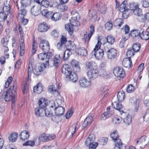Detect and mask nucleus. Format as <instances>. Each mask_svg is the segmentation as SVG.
Masks as SVG:
<instances>
[{"mask_svg": "<svg viewBox=\"0 0 149 149\" xmlns=\"http://www.w3.org/2000/svg\"><path fill=\"white\" fill-rule=\"evenodd\" d=\"M29 136V131L26 130L22 131L20 134L21 140L23 141H25V140L28 139Z\"/></svg>", "mask_w": 149, "mask_h": 149, "instance_id": "nucleus-27", "label": "nucleus"}, {"mask_svg": "<svg viewBox=\"0 0 149 149\" xmlns=\"http://www.w3.org/2000/svg\"><path fill=\"white\" fill-rule=\"evenodd\" d=\"M18 135L16 132H13L8 137V139L10 142H14L16 141Z\"/></svg>", "mask_w": 149, "mask_h": 149, "instance_id": "nucleus-42", "label": "nucleus"}, {"mask_svg": "<svg viewBox=\"0 0 149 149\" xmlns=\"http://www.w3.org/2000/svg\"><path fill=\"white\" fill-rule=\"evenodd\" d=\"M62 101L61 99H57L56 100V101H51L49 102V106L50 107L54 108L56 107H60Z\"/></svg>", "mask_w": 149, "mask_h": 149, "instance_id": "nucleus-23", "label": "nucleus"}, {"mask_svg": "<svg viewBox=\"0 0 149 149\" xmlns=\"http://www.w3.org/2000/svg\"><path fill=\"white\" fill-rule=\"evenodd\" d=\"M31 0H21V6L26 7L29 6L31 3Z\"/></svg>", "mask_w": 149, "mask_h": 149, "instance_id": "nucleus-55", "label": "nucleus"}, {"mask_svg": "<svg viewBox=\"0 0 149 149\" xmlns=\"http://www.w3.org/2000/svg\"><path fill=\"white\" fill-rule=\"evenodd\" d=\"M78 128V125L77 124H73L72 126L70 127L69 130V132L71 133L72 136L75 133L76 130Z\"/></svg>", "mask_w": 149, "mask_h": 149, "instance_id": "nucleus-53", "label": "nucleus"}, {"mask_svg": "<svg viewBox=\"0 0 149 149\" xmlns=\"http://www.w3.org/2000/svg\"><path fill=\"white\" fill-rule=\"evenodd\" d=\"M140 45L139 44H134L132 46V49L134 52H137L139 51L140 49Z\"/></svg>", "mask_w": 149, "mask_h": 149, "instance_id": "nucleus-59", "label": "nucleus"}, {"mask_svg": "<svg viewBox=\"0 0 149 149\" xmlns=\"http://www.w3.org/2000/svg\"><path fill=\"white\" fill-rule=\"evenodd\" d=\"M143 32V29H139L132 31L130 33V35L133 37H139L140 38V34Z\"/></svg>", "mask_w": 149, "mask_h": 149, "instance_id": "nucleus-25", "label": "nucleus"}, {"mask_svg": "<svg viewBox=\"0 0 149 149\" xmlns=\"http://www.w3.org/2000/svg\"><path fill=\"white\" fill-rule=\"evenodd\" d=\"M61 58L59 54L56 55L54 59V65L56 68L58 67L61 63Z\"/></svg>", "mask_w": 149, "mask_h": 149, "instance_id": "nucleus-35", "label": "nucleus"}, {"mask_svg": "<svg viewBox=\"0 0 149 149\" xmlns=\"http://www.w3.org/2000/svg\"><path fill=\"white\" fill-rule=\"evenodd\" d=\"M104 51L106 52L107 57L109 59H113L116 56L117 51L114 48H111L109 45H106L104 48Z\"/></svg>", "mask_w": 149, "mask_h": 149, "instance_id": "nucleus-5", "label": "nucleus"}, {"mask_svg": "<svg viewBox=\"0 0 149 149\" xmlns=\"http://www.w3.org/2000/svg\"><path fill=\"white\" fill-rule=\"evenodd\" d=\"M49 28L47 23L44 22L40 24L38 27V30L40 32H45L49 29Z\"/></svg>", "mask_w": 149, "mask_h": 149, "instance_id": "nucleus-26", "label": "nucleus"}, {"mask_svg": "<svg viewBox=\"0 0 149 149\" xmlns=\"http://www.w3.org/2000/svg\"><path fill=\"white\" fill-rule=\"evenodd\" d=\"M97 10L102 14H104L106 13L107 7L105 3L103 2H100L96 4Z\"/></svg>", "mask_w": 149, "mask_h": 149, "instance_id": "nucleus-14", "label": "nucleus"}, {"mask_svg": "<svg viewBox=\"0 0 149 149\" xmlns=\"http://www.w3.org/2000/svg\"><path fill=\"white\" fill-rule=\"evenodd\" d=\"M61 19L60 14L58 13H53L51 19L52 20L56 21Z\"/></svg>", "mask_w": 149, "mask_h": 149, "instance_id": "nucleus-54", "label": "nucleus"}, {"mask_svg": "<svg viewBox=\"0 0 149 149\" xmlns=\"http://www.w3.org/2000/svg\"><path fill=\"white\" fill-rule=\"evenodd\" d=\"M149 142V138L146 136H143L138 139L136 143L140 145V147H143L146 145Z\"/></svg>", "mask_w": 149, "mask_h": 149, "instance_id": "nucleus-10", "label": "nucleus"}, {"mask_svg": "<svg viewBox=\"0 0 149 149\" xmlns=\"http://www.w3.org/2000/svg\"><path fill=\"white\" fill-rule=\"evenodd\" d=\"M140 38L143 40H147L149 39V33L148 32H145L143 29V32L140 34Z\"/></svg>", "mask_w": 149, "mask_h": 149, "instance_id": "nucleus-44", "label": "nucleus"}, {"mask_svg": "<svg viewBox=\"0 0 149 149\" xmlns=\"http://www.w3.org/2000/svg\"><path fill=\"white\" fill-rule=\"evenodd\" d=\"M67 38L63 36H61L60 42L57 45V48L61 50H64L66 47V42H67Z\"/></svg>", "mask_w": 149, "mask_h": 149, "instance_id": "nucleus-9", "label": "nucleus"}, {"mask_svg": "<svg viewBox=\"0 0 149 149\" xmlns=\"http://www.w3.org/2000/svg\"><path fill=\"white\" fill-rule=\"evenodd\" d=\"M112 107L116 110L118 111L121 114H122V113L124 115L125 114V112H124L125 109L122 106L121 104L115 102L112 103Z\"/></svg>", "mask_w": 149, "mask_h": 149, "instance_id": "nucleus-16", "label": "nucleus"}, {"mask_svg": "<svg viewBox=\"0 0 149 149\" xmlns=\"http://www.w3.org/2000/svg\"><path fill=\"white\" fill-rule=\"evenodd\" d=\"M122 121V119L120 116H115L112 119L113 123L116 124H119Z\"/></svg>", "mask_w": 149, "mask_h": 149, "instance_id": "nucleus-49", "label": "nucleus"}, {"mask_svg": "<svg viewBox=\"0 0 149 149\" xmlns=\"http://www.w3.org/2000/svg\"><path fill=\"white\" fill-rule=\"evenodd\" d=\"M123 22L122 19L118 18L116 19L114 22V25L115 26L120 28L123 25Z\"/></svg>", "mask_w": 149, "mask_h": 149, "instance_id": "nucleus-50", "label": "nucleus"}, {"mask_svg": "<svg viewBox=\"0 0 149 149\" xmlns=\"http://www.w3.org/2000/svg\"><path fill=\"white\" fill-rule=\"evenodd\" d=\"M110 136L115 143L114 149H125V146L119 138L118 133L117 131L114 130L112 132Z\"/></svg>", "mask_w": 149, "mask_h": 149, "instance_id": "nucleus-3", "label": "nucleus"}, {"mask_svg": "<svg viewBox=\"0 0 149 149\" xmlns=\"http://www.w3.org/2000/svg\"><path fill=\"white\" fill-rule=\"evenodd\" d=\"M62 73L65 74V77L68 78L69 74L72 72L71 68H70L68 65H63L61 69Z\"/></svg>", "mask_w": 149, "mask_h": 149, "instance_id": "nucleus-21", "label": "nucleus"}, {"mask_svg": "<svg viewBox=\"0 0 149 149\" xmlns=\"http://www.w3.org/2000/svg\"><path fill=\"white\" fill-rule=\"evenodd\" d=\"M71 64L73 67L79 70L80 69L78 62L76 60H73L71 62Z\"/></svg>", "mask_w": 149, "mask_h": 149, "instance_id": "nucleus-56", "label": "nucleus"}, {"mask_svg": "<svg viewBox=\"0 0 149 149\" xmlns=\"http://www.w3.org/2000/svg\"><path fill=\"white\" fill-rule=\"evenodd\" d=\"M113 113V111L112 110H111L109 107H108L107 109V111L101 115V119L105 120L111 116Z\"/></svg>", "mask_w": 149, "mask_h": 149, "instance_id": "nucleus-15", "label": "nucleus"}, {"mask_svg": "<svg viewBox=\"0 0 149 149\" xmlns=\"http://www.w3.org/2000/svg\"><path fill=\"white\" fill-rule=\"evenodd\" d=\"M37 44L35 40H33L32 44V53L33 54H34L36 51Z\"/></svg>", "mask_w": 149, "mask_h": 149, "instance_id": "nucleus-61", "label": "nucleus"}, {"mask_svg": "<svg viewBox=\"0 0 149 149\" xmlns=\"http://www.w3.org/2000/svg\"><path fill=\"white\" fill-rule=\"evenodd\" d=\"M47 134H42L38 138L36 137V141L37 144L39 145L41 142L48 141Z\"/></svg>", "mask_w": 149, "mask_h": 149, "instance_id": "nucleus-20", "label": "nucleus"}, {"mask_svg": "<svg viewBox=\"0 0 149 149\" xmlns=\"http://www.w3.org/2000/svg\"><path fill=\"white\" fill-rule=\"evenodd\" d=\"M64 111L65 109L62 106L57 107L55 108L54 113L57 116H60L63 115Z\"/></svg>", "mask_w": 149, "mask_h": 149, "instance_id": "nucleus-30", "label": "nucleus"}, {"mask_svg": "<svg viewBox=\"0 0 149 149\" xmlns=\"http://www.w3.org/2000/svg\"><path fill=\"white\" fill-rule=\"evenodd\" d=\"M9 38L8 36H5L2 38L1 42L3 46L8 48L7 45L9 41Z\"/></svg>", "mask_w": 149, "mask_h": 149, "instance_id": "nucleus-51", "label": "nucleus"}, {"mask_svg": "<svg viewBox=\"0 0 149 149\" xmlns=\"http://www.w3.org/2000/svg\"><path fill=\"white\" fill-rule=\"evenodd\" d=\"M128 2L127 0L123 1L118 8L119 11L122 13L123 17L124 18H127L130 14V9L128 8Z\"/></svg>", "mask_w": 149, "mask_h": 149, "instance_id": "nucleus-4", "label": "nucleus"}, {"mask_svg": "<svg viewBox=\"0 0 149 149\" xmlns=\"http://www.w3.org/2000/svg\"><path fill=\"white\" fill-rule=\"evenodd\" d=\"M75 52L78 55L82 56H86L87 54L86 50L82 48L76 49Z\"/></svg>", "mask_w": 149, "mask_h": 149, "instance_id": "nucleus-41", "label": "nucleus"}, {"mask_svg": "<svg viewBox=\"0 0 149 149\" xmlns=\"http://www.w3.org/2000/svg\"><path fill=\"white\" fill-rule=\"evenodd\" d=\"M46 67L44 64H42L40 66H36L33 70V74L36 76L40 75Z\"/></svg>", "mask_w": 149, "mask_h": 149, "instance_id": "nucleus-17", "label": "nucleus"}, {"mask_svg": "<svg viewBox=\"0 0 149 149\" xmlns=\"http://www.w3.org/2000/svg\"><path fill=\"white\" fill-rule=\"evenodd\" d=\"M134 90V87L132 85H130L127 86L126 91L128 93H130L133 92Z\"/></svg>", "mask_w": 149, "mask_h": 149, "instance_id": "nucleus-63", "label": "nucleus"}, {"mask_svg": "<svg viewBox=\"0 0 149 149\" xmlns=\"http://www.w3.org/2000/svg\"><path fill=\"white\" fill-rule=\"evenodd\" d=\"M72 49L71 48L67 49L64 52L63 54V59L64 60H67L69 57L70 56L71 54L70 50Z\"/></svg>", "mask_w": 149, "mask_h": 149, "instance_id": "nucleus-48", "label": "nucleus"}, {"mask_svg": "<svg viewBox=\"0 0 149 149\" xmlns=\"http://www.w3.org/2000/svg\"><path fill=\"white\" fill-rule=\"evenodd\" d=\"M95 141V136L94 134L90 135L86 139L85 142V144L86 146H89L90 144Z\"/></svg>", "mask_w": 149, "mask_h": 149, "instance_id": "nucleus-32", "label": "nucleus"}, {"mask_svg": "<svg viewBox=\"0 0 149 149\" xmlns=\"http://www.w3.org/2000/svg\"><path fill=\"white\" fill-rule=\"evenodd\" d=\"M113 73L114 75L118 77L122 78L125 75L124 70L122 68L116 67L113 70Z\"/></svg>", "mask_w": 149, "mask_h": 149, "instance_id": "nucleus-11", "label": "nucleus"}, {"mask_svg": "<svg viewBox=\"0 0 149 149\" xmlns=\"http://www.w3.org/2000/svg\"><path fill=\"white\" fill-rule=\"evenodd\" d=\"M130 10L133 11L134 14L138 16H141L142 15L141 10L139 8L138 3H132L130 4Z\"/></svg>", "mask_w": 149, "mask_h": 149, "instance_id": "nucleus-6", "label": "nucleus"}, {"mask_svg": "<svg viewBox=\"0 0 149 149\" xmlns=\"http://www.w3.org/2000/svg\"><path fill=\"white\" fill-rule=\"evenodd\" d=\"M42 86L41 84H38L36 86H34L33 88L34 92L38 94L42 92Z\"/></svg>", "mask_w": 149, "mask_h": 149, "instance_id": "nucleus-47", "label": "nucleus"}, {"mask_svg": "<svg viewBox=\"0 0 149 149\" xmlns=\"http://www.w3.org/2000/svg\"><path fill=\"white\" fill-rule=\"evenodd\" d=\"M8 14L4 12L0 13V22L4 21L7 17V15Z\"/></svg>", "mask_w": 149, "mask_h": 149, "instance_id": "nucleus-58", "label": "nucleus"}, {"mask_svg": "<svg viewBox=\"0 0 149 149\" xmlns=\"http://www.w3.org/2000/svg\"><path fill=\"white\" fill-rule=\"evenodd\" d=\"M106 40L107 42L110 45H112L114 42V38L111 35L108 36L106 38H101V40Z\"/></svg>", "mask_w": 149, "mask_h": 149, "instance_id": "nucleus-43", "label": "nucleus"}, {"mask_svg": "<svg viewBox=\"0 0 149 149\" xmlns=\"http://www.w3.org/2000/svg\"><path fill=\"white\" fill-rule=\"evenodd\" d=\"M87 75L91 79L94 80L96 79L98 75V71L97 68L89 70L87 72Z\"/></svg>", "mask_w": 149, "mask_h": 149, "instance_id": "nucleus-8", "label": "nucleus"}, {"mask_svg": "<svg viewBox=\"0 0 149 149\" xmlns=\"http://www.w3.org/2000/svg\"><path fill=\"white\" fill-rule=\"evenodd\" d=\"M86 68L89 70L91 69H93L95 68H97V64L95 62L93 61H88L86 62L85 64Z\"/></svg>", "mask_w": 149, "mask_h": 149, "instance_id": "nucleus-24", "label": "nucleus"}, {"mask_svg": "<svg viewBox=\"0 0 149 149\" xmlns=\"http://www.w3.org/2000/svg\"><path fill=\"white\" fill-rule=\"evenodd\" d=\"M17 87L15 84H14L12 86H11L4 93V99L6 102L11 101L13 104L15 103L16 97L17 94Z\"/></svg>", "mask_w": 149, "mask_h": 149, "instance_id": "nucleus-2", "label": "nucleus"}, {"mask_svg": "<svg viewBox=\"0 0 149 149\" xmlns=\"http://www.w3.org/2000/svg\"><path fill=\"white\" fill-rule=\"evenodd\" d=\"M53 13L52 12L49 11L47 9L43 10L42 12V15L48 19H51Z\"/></svg>", "mask_w": 149, "mask_h": 149, "instance_id": "nucleus-37", "label": "nucleus"}, {"mask_svg": "<svg viewBox=\"0 0 149 149\" xmlns=\"http://www.w3.org/2000/svg\"><path fill=\"white\" fill-rule=\"evenodd\" d=\"M71 13L72 15L71 19L70 20L71 25L68 24L65 25V27L69 33L71 35L73 31L75 30L74 27L76 30H78L77 26L80 24L78 21L80 19V17L76 10H72L71 11Z\"/></svg>", "mask_w": 149, "mask_h": 149, "instance_id": "nucleus-1", "label": "nucleus"}, {"mask_svg": "<svg viewBox=\"0 0 149 149\" xmlns=\"http://www.w3.org/2000/svg\"><path fill=\"white\" fill-rule=\"evenodd\" d=\"M79 82L80 86L84 88H88L91 84L90 81H88L85 78H81L79 80Z\"/></svg>", "mask_w": 149, "mask_h": 149, "instance_id": "nucleus-18", "label": "nucleus"}, {"mask_svg": "<svg viewBox=\"0 0 149 149\" xmlns=\"http://www.w3.org/2000/svg\"><path fill=\"white\" fill-rule=\"evenodd\" d=\"M122 63L124 67L128 68H130L132 64L131 59L128 58H124Z\"/></svg>", "mask_w": 149, "mask_h": 149, "instance_id": "nucleus-33", "label": "nucleus"}, {"mask_svg": "<svg viewBox=\"0 0 149 149\" xmlns=\"http://www.w3.org/2000/svg\"><path fill=\"white\" fill-rule=\"evenodd\" d=\"M125 96V92L123 91L119 92L118 93L117 97L118 101L121 102L124 100Z\"/></svg>", "mask_w": 149, "mask_h": 149, "instance_id": "nucleus-46", "label": "nucleus"}, {"mask_svg": "<svg viewBox=\"0 0 149 149\" xmlns=\"http://www.w3.org/2000/svg\"><path fill=\"white\" fill-rule=\"evenodd\" d=\"M41 11V6L40 5H36L32 6L30 10L31 13L34 16L38 15Z\"/></svg>", "mask_w": 149, "mask_h": 149, "instance_id": "nucleus-12", "label": "nucleus"}, {"mask_svg": "<svg viewBox=\"0 0 149 149\" xmlns=\"http://www.w3.org/2000/svg\"><path fill=\"white\" fill-rule=\"evenodd\" d=\"M24 7H23L22 6H21L17 17L19 19H20V18H22L26 14V11L25 9L24 8Z\"/></svg>", "mask_w": 149, "mask_h": 149, "instance_id": "nucleus-36", "label": "nucleus"}, {"mask_svg": "<svg viewBox=\"0 0 149 149\" xmlns=\"http://www.w3.org/2000/svg\"><path fill=\"white\" fill-rule=\"evenodd\" d=\"M36 137L33 140H30L27 141L23 144V145L25 146H38L39 145L36 143Z\"/></svg>", "mask_w": 149, "mask_h": 149, "instance_id": "nucleus-39", "label": "nucleus"}, {"mask_svg": "<svg viewBox=\"0 0 149 149\" xmlns=\"http://www.w3.org/2000/svg\"><path fill=\"white\" fill-rule=\"evenodd\" d=\"M105 29L107 30H109L111 29L113 27L112 22L109 21L107 22L105 25Z\"/></svg>", "mask_w": 149, "mask_h": 149, "instance_id": "nucleus-60", "label": "nucleus"}, {"mask_svg": "<svg viewBox=\"0 0 149 149\" xmlns=\"http://www.w3.org/2000/svg\"><path fill=\"white\" fill-rule=\"evenodd\" d=\"M47 101L45 98H42L39 100L38 104L40 106V108L44 109V108L47 105Z\"/></svg>", "mask_w": 149, "mask_h": 149, "instance_id": "nucleus-38", "label": "nucleus"}, {"mask_svg": "<svg viewBox=\"0 0 149 149\" xmlns=\"http://www.w3.org/2000/svg\"><path fill=\"white\" fill-rule=\"evenodd\" d=\"M99 38L100 37H98L97 44L95 45V47L93 51H96L100 49V48L101 44L102 43L103 44H105L104 42L102 43L100 42V41L102 40H101V38H100H100Z\"/></svg>", "mask_w": 149, "mask_h": 149, "instance_id": "nucleus-57", "label": "nucleus"}, {"mask_svg": "<svg viewBox=\"0 0 149 149\" xmlns=\"http://www.w3.org/2000/svg\"><path fill=\"white\" fill-rule=\"evenodd\" d=\"M68 78L73 82H76L78 79L77 74L74 72L72 71L69 74Z\"/></svg>", "mask_w": 149, "mask_h": 149, "instance_id": "nucleus-40", "label": "nucleus"}, {"mask_svg": "<svg viewBox=\"0 0 149 149\" xmlns=\"http://www.w3.org/2000/svg\"><path fill=\"white\" fill-rule=\"evenodd\" d=\"M58 8L61 11L64 12L66 11L68 9V7L65 4L59 3L58 5Z\"/></svg>", "mask_w": 149, "mask_h": 149, "instance_id": "nucleus-52", "label": "nucleus"}, {"mask_svg": "<svg viewBox=\"0 0 149 149\" xmlns=\"http://www.w3.org/2000/svg\"><path fill=\"white\" fill-rule=\"evenodd\" d=\"M44 109L41 108H37L35 109V113L38 116L43 117L45 116Z\"/></svg>", "mask_w": 149, "mask_h": 149, "instance_id": "nucleus-29", "label": "nucleus"}, {"mask_svg": "<svg viewBox=\"0 0 149 149\" xmlns=\"http://www.w3.org/2000/svg\"><path fill=\"white\" fill-rule=\"evenodd\" d=\"M91 30L90 33L88 35L86 34V33H84L83 39L84 40L85 42H88L90 40L92 35L93 34V32L94 31V26H92L90 27Z\"/></svg>", "mask_w": 149, "mask_h": 149, "instance_id": "nucleus-22", "label": "nucleus"}, {"mask_svg": "<svg viewBox=\"0 0 149 149\" xmlns=\"http://www.w3.org/2000/svg\"><path fill=\"white\" fill-rule=\"evenodd\" d=\"M52 55V54L50 53L49 55L45 53H41L39 54L38 55V58L40 60H44L45 59L46 60L49 59Z\"/></svg>", "mask_w": 149, "mask_h": 149, "instance_id": "nucleus-34", "label": "nucleus"}, {"mask_svg": "<svg viewBox=\"0 0 149 149\" xmlns=\"http://www.w3.org/2000/svg\"><path fill=\"white\" fill-rule=\"evenodd\" d=\"M141 3L143 7L146 8L149 6V0H143Z\"/></svg>", "mask_w": 149, "mask_h": 149, "instance_id": "nucleus-64", "label": "nucleus"}, {"mask_svg": "<svg viewBox=\"0 0 149 149\" xmlns=\"http://www.w3.org/2000/svg\"><path fill=\"white\" fill-rule=\"evenodd\" d=\"M93 121V118L91 116H89L86 118L82 124L83 129L90 125Z\"/></svg>", "mask_w": 149, "mask_h": 149, "instance_id": "nucleus-31", "label": "nucleus"}, {"mask_svg": "<svg viewBox=\"0 0 149 149\" xmlns=\"http://www.w3.org/2000/svg\"><path fill=\"white\" fill-rule=\"evenodd\" d=\"M20 55L23 56L24 53L25 45L24 44V39L23 35L20 36L19 38Z\"/></svg>", "mask_w": 149, "mask_h": 149, "instance_id": "nucleus-19", "label": "nucleus"}, {"mask_svg": "<svg viewBox=\"0 0 149 149\" xmlns=\"http://www.w3.org/2000/svg\"><path fill=\"white\" fill-rule=\"evenodd\" d=\"M101 145H105L108 141V139L105 137H102L99 140Z\"/></svg>", "mask_w": 149, "mask_h": 149, "instance_id": "nucleus-62", "label": "nucleus"}, {"mask_svg": "<svg viewBox=\"0 0 149 149\" xmlns=\"http://www.w3.org/2000/svg\"><path fill=\"white\" fill-rule=\"evenodd\" d=\"M39 46L42 51L45 53H47L50 49L49 43L47 40H41Z\"/></svg>", "mask_w": 149, "mask_h": 149, "instance_id": "nucleus-7", "label": "nucleus"}, {"mask_svg": "<svg viewBox=\"0 0 149 149\" xmlns=\"http://www.w3.org/2000/svg\"><path fill=\"white\" fill-rule=\"evenodd\" d=\"M91 56H94L98 60L102 59L104 55V50L100 49L96 51H93L91 53Z\"/></svg>", "mask_w": 149, "mask_h": 149, "instance_id": "nucleus-13", "label": "nucleus"}, {"mask_svg": "<svg viewBox=\"0 0 149 149\" xmlns=\"http://www.w3.org/2000/svg\"><path fill=\"white\" fill-rule=\"evenodd\" d=\"M10 1H6L4 3L3 7V12L7 13L8 14L10 13Z\"/></svg>", "mask_w": 149, "mask_h": 149, "instance_id": "nucleus-28", "label": "nucleus"}, {"mask_svg": "<svg viewBox=\"0 0 149 149\" xmlns=\"http://www.w3.org/2000/svg\"><path fill=\"white\" fill-rule=\"evenodd\" d=\"M124 116L126 115V116L125 118L123 120L124 123L126 125H129L131 123L132 121V118L131 117L129 114H125L124 115L123 114Z\"/></svg>", "mask_w": 149, "mask_h": 149, "instance_id": "nucleus-45", "label": "nucleus"}]
</instances>
